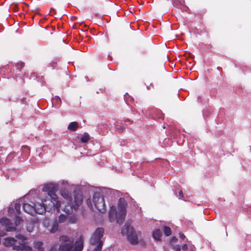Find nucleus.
<instances>
[{
	"instance_id": "c9c22d12",
	"label": "nucleus",
	"mask_w": 251,
	"mask_h": 251,
	"mask_svg": "<svg viewBox=\"0 0 251 251\" xmlns=\"http://www.w3.org/2000/svg\"><path fill=\"white\" fill-rule=\"evenodd\" d=\"M177 241V238L176 237H173L171 240V242H175Z\"/></svg>"
},
{
	"instance_id": "5701e85b",
	"label": "nucleus",
	"mask_w": 251,
	"mask_h": 251,
	"mask_svg": "<svg viewBox=\"0 0 251 251\" xmlns=\"http://www.w3.org/2000/svg\"><path fill=\"white\" fill-rule=\"evenodd\" d=\"M14 208L18 214L20 213L21 204L19 203H15Z\"/></svg>"
},
{
	"instance_id": "7c9ffc66",
	"label": "nucleus",
	"mask_w": 251,
	"mask_h": 251,
	"mask_svg": "<svg viewBox=\"0 0 251 251\" xmlns=\"http://www.w3.org/2000/svg\"><path fill=\"white\" fill-rule=\"evenodd\" d=\"M17 237L19 239H21V240L24 239V236L21 234H19L18 236H17Z\"/></svg>"
},
{
	"instance_id": "ddd939ff",
	"label": "nucleus",
	"mask_w": 251,
	"mask_h": 251,
	"mask_svg": "<svg viewBox=\"0 0 251 251\" xmlns=\"http://www.w3.org/2000/svg\"><path fill=\"white\" fill-rule=\"evenodd\" d=\"M34 205L32 206L28 203H24L23 205V209L24 211L29 214H32L34 211Z\"/></svg>"
},
{
	"instance_id": "6ab92c4d",
	"label": "nucleus",
	"mask_w": 251,
	"mask_h": 251,
	"mask_svg": "<svg viewBox=\"0 0 251 251\" xmlns=\"http://www.w3.org/2000/svg\"><path fill=\"white\" fill-rule=\"evenodd\" d=\"M22 221V219L21 217L19 216H16L15 220V225L14 226L16 227L17 226L20 225L21 222Z\"/></svg>"
},
{
	"instance_id": "c756f323",
	"label": "nucleus",
	"mask_w": 251,
	"mask_h": 251,
	"mask_svg": "<svg viewBox=\"0 0 251 251\" xmlns=\"http://www.w3.org/2000/svg\"><path fill=\"white\" fill-rule=\"evenodd\" d=\"M188 249L187 244H185L182 246V249L183 251H186Z\"/></svg>"
},
{
	"instance_id": "aec40b11",
	"label": "nucleus",
	"mask_w": 251,
	"mask_h": 251,
	"mask_svg": "<svg viewBox=\"0 0 251 251\" xmlns=\"http://www.w3.org/2000/svg\"><path fill=\"white\" fill-rule=\"evenodd\" d=\"M67 219V216L63 214L60 215L58 217V222L60 223H63Z\"/></svg>"
},
{
	"instance_id": "c03bdc74",
	"label": "nucleus",
	"mask_w": 251,
	"mask_h": 251,
	"mask_svg": "<svg viewBox=\"0 0 251 251\" xmlns=\"http://www.w3.org/2000/svg\"><path fill=\"white\" fill-rule=\"evenodd\" d=\"M83 198H84L83 197H82V195H81V199L79 198V203L82 201Z\"/></svg>"
},
{
	"instance_id": "a18cd8bd",
	"label": "nucleus",
	"mask_w": 251,
	"mask_h": 251,
	"mask_svg": "<svg viewBox=\"0 0 251 251\" xmlns=\"http://www.w3.org/2000/svg\"><path fill=\"white\" fill-rule=\"evenodd\" d=\"M24 66V63H23V62L21 63H20V67H21V68H22V67H23Z\"/></svg>"
},
{
	"instance_id": "412c9836",
	"label": "nucleus",
	"mask_w": 251,
	"mask_h": 251,
	"mask_svg": "<svg viewBox=\"0 0 251 251\" xmlns=\"http://www.w3.org/2000/svg\"><path fill=\"white\" fill-rule=\"evenodd\" d=\"M34 247L37 250L43 248V243L41 242H36L34 243Z\"/></svg>"
},
{
	"instance_id": "4be33fe9",
	"label": "nucleus",
	"mask_w": 251,
	"mask_h": 251,
	"mask_svg": "<svg viewBox=\"0 0 251 251\" xmlns=\"http://www.w3.org/2000/svg\"><path fill=\"white\" fill-rule=\"evenodd\" d=\"M93 247L92 251H102V246H92Z\"/></svg>"
},
{
	"instance_id": "58836bf2",
	"label": "nucleus",
	"mask_w": 251,
	"mask_h": 251,
	"mask_svg": "<svg viewBox=\"0 0 251 251\" xmlns=\"http://www.w3.org/2000/svg\"><path fill=\"white\" fill-rule=\"evenodd\" d=\"M13 9H14L15 11H18V6H17V4H14V5Z\"/></svg>"
},
{
	"instance_id": "f03ea898",
	"label": "nucleus",
	"mask_w": 251,
	"mask_h": 251,
	"mask_svg": "<svg viewBox=\"0 0 251 251\" xmlns=\"http://www.w3.org/2000/svg\"><path fill=\"white\" fill-rule=\"evenodd\" d=\"M42 191L48 193L53 207L56 209L57 212H59L61 202L58 200V197L56 194L57 191V185L52 183L46 184L44 185Z\"/></svg>"
},
{
	"instance_id": "37998d69",
	"label": "nucleus",
	"mask_w": 251,
	"mask_h": 251,
	"mask_svg": "<svg viewBox=\"0 0 251 251\" xmlns=\"http://www.w3.org/2000/svg\"><path fill=\"white\" fill-rule=\"evenodd\" d=\"M38 251H44V248L43 247L38 250Z\"/></svg>"
},
{
	"instance_id": "20e7f679",
	"label": "nucleus",
	"mask_w": 251,
	"mask_h": 251,
	"mask_svg": "<svg viewBox=\"0 0 251 251\" xmlns=\"http://www.w3.org/2000/svg\"><path fill=\"white\" fill-rule=\"evenodd\" d=\"M4 246L7 247H12L13 249L16 251H22L23 250H29V246L26 242H20L17 241L13 237H7L5 238L3 242Z\"/></svg>"
},
{
	"instance_id": "9b49d317",
	"label": "nucleus",
	"mask_w": 251,
	"mask_h": 251,
	"mask_svg": "<svg viewBox=\"0 0 251 251\" xmlns=\"http://www.w3.org/2000/svg\"><path fill=\"white\" fill-rule=\"evenodd\" d=\"M60 194L65 199L69 201H72V195L71 193L68 190H67L66 189H62L60 190Z\"/></svg>"
},
{
	"instance_id": "2f4dec72",
	"label": "nucleus",
	"mask_w": 251,
	"mask_h": 251,
	"mask_svg": "<svg viewBox=\"0 0 251 251\" xmlns=\"http://www.w3.org/2000/svg\"><path fill=\"white\" fill-rule=\"evenodd\" d=\"M174 249L175 250V251H180V248L179 246H176L174 247Z\"/></svg>"
},
{
	"instance_id": "6e6552de",
	"label": "nucleus",
	"mask_w": 251,
	"mask_h": 251,
	"mask_svg": "<svg viewBox=\"0 0 251 251\" xmlns=\"http://www.w3.org/2000/svg\"><path fill=\"white\" fill-rule=\"evenodd\" d=\"M0 224L2 226L5 227V231L7 232L14 231L16 230V227L11 220L6 217L0 219Z\"/></svg>"
},
{
	"instance_id": "0eeeda50",
	"label": "nucleus",
	"mask_w": 251,
	"mask_h": 251,
	"mask_svg": "<svg viewBox=\"0 0 251 251\" xmlns=\"http://www.w3.org/2000/svg\"><path fill=\"white\" fill-rule=\"evenodd\" d=\"M93 201L94 204L99 211L103 213L106 210V205L104 197L100 193L96 192L93 195Z\"/></svg>"
},
{
	"instance_id": "9d476101",
	"label": "nucleus",
	"mask_w": 251,
	"mask_h": 251,
	"mask_svg": "<svg viewBox=\"0 0 251 251\" xmlns=\"http://www.w3.org/2000/svg\"><path fill=\"white\" fill-rule=\"evenodd\" d=\"M75 203L76 206H74L73 208L72 204L70 203H68L64 208L63 211L66 213L68 215H69L73 212V210L76 211L77 209L78 205V200L77 197L75 196Z\"/></svg>"
},
{
	"instance_id": "2eb2a0df",
	"label": "nucleus",
	"mask_w": 251,
	"mask_h": 251,
	"mask_svg": "<svg viewBox=\"0 0 251 251\" xmlns=\"http://www.w3.org/2000/svg\"><path fill=\"white\" fill-rule=\"evenodd\" d=\"M161 235L162 232L160 229L155 230L152 233L153 238L156 241L160 240Z\"/></svg>"
},
{
	"instance_id": "49530a36",
	"label": "nucleus",
	"mask_w": 251,
	"mask_h": 251,
	"mask_svg": "<svg viewBox=\"0 0 251 251\" xmlns=\"http://www.w3.org/2000/svg\"><path fill=\"white\" fill-rule=\"evenodd\" d=\"M79 31H80V30H81V31H82V32H83L85 31V30H83V29H81L80 28H79ZM80 33L79 32V36H80Z\"/></svg>"
},
{
	"instance_id": "a878e982",
	"label": "nucleus",
	"mask_w": 251,
	"mask_h": 251,
	"mask_svg": "<svg viewBox=\"0 0 251 251\" xmlns=\"http://www.w3.org/2000/svg\"><path fill=\"white\" fill-rule=\"evenodd\" d=\"M29 9L32 11L33 12H36L37 11L39 10V8L35 6H31V7H29Z\"/></svg>"
},
{
	"instance_id": "f8f14e48",
	"label": "nucleus",
	"mask_w": 251,
	"mask_h": 251,
	"mask_svg": "<svg viewBox=\"0 0 251 251\" xmlns=\"http://www.w3.org/2000/svg\"><path fill=\"white\" fill-rule=\"evenodd\" d=\"M89 186H86V191H85V198L86 199V201L87 204L88 205V206L90 208V209L91 210H93V205L91 203L90 199L88 197L89 196Z\"/></svg>"
},
{
	"instance_id": "cd10ccee",
	"label": "nucleus",
	"mask_w": 251,
	"mask_h": 251,
	"mask_svg": "<svg viewBox=\"0 0 251 251\" xmlns=\"http://www.w3.org/2000/svg\"><path fill=\"white\" fill-rule=\"evenodd\" d=\"M6 235V233L4 231L0 230V237H3Z\"/></svg>"
},
{
	"instance_id": "4468645a",
	"label": "nucleus",
	"mask_w": 251,
	"mask_h": 251,
	"mask_svg": "<svg viewBox=\"0 0 251 251\" xmlns=\"http://www.w3.org/2000/svg\"><path fill=\"white\" fill-rule=\"evenodd\" d=\"M78 127V124L76 122H71L68 127V129L70 131H76Z\"/></svg>"
},
{
	"instance_id": "e433bc0d",
	"label": "nucleus",
	"mask_w": 251,
	"mask_h": 251,
	"mask_svg": "<svg viewBox=\"0 0 251 251\" xmlns=\"http://www.w3.org/2000/svg\"><path fill=\"white\" fill-rule=\"evenodd\" d=\"M56 99L57 102H58L59 104H60L61 103V99L59 97H57Z\"/></svg>"
},
{
	"instance_id": "7ed1b4c3",
	"label": "nucleus",
	"mask_w": 251,
	"mask_h": 251,
	"mask_svg": "<svg viewBox=\"0 0 251 251\" xmlns=\"http://www.w3.org/2000/svg\"><path fill=\"white\" fill-rule=\"evenodd\" d=\"M59 239L61 243L58 248L59 251H78V245H77V240L75 241V246H74V241L70 240V238L67 236H61Z\"/></svg>"
},
{
	"instance_id": "a19ab883",
	"label": "nucleus",
	"mask_w": 251,
	"mask_h": 251,
	"mask_svg": "<svg viewBox=\"0 0 251 251\" xmlns=\"http://www.w3.org/2000/svg\"><path fill=\"white\" fill-rule=\"evenodd\" d=\"M84 190V189H83V187L82 186V185L81 184L80 186H79V192L82 193Z\"/></svg>"
},
{
	"instance_id": "de8ad7c7",
	"label": "nucleus",
	"mask_w": 251,
	"mask_h": 251,
	"mask_svg": "<svg viewBox=\"0 0 251 251\" xmlns=\"http://www.w3.org/2000/svg\"><path fill=\"white\" fill-rule=\"evenodd\" d=\"M130 120L129 119H126L125 120V122H129Z\"/></svg>"
},
{
	"instance_id": "f257e3e1",
	"label": "nucleus",
	"mask_w": 251,
	"mask_h": 251,
	"mask_svg": "<svg viewBox=\"0 0 251 251\" xmlns=\"http://www.w3.org/2000/svg\"><path fill=\"white\" fill-rule=\"evenodd\" d=\"M126 202L124 199L120 198L118 201V212L115 206H112L109 212V220L110 222L116 220V222L121 225L125 220L126 215Z\"/></svg>"
},
{
	"instance_id": "79ce46f5",
	"label": "nucleus",
	"mask_w": 251,
	"mask_h": 251,
	"mask_svg": "<svg viewBox=\"0 0 251 251\" xmlns=\"http://www.w3.org/2000/svg\"><path fill=\"white\" fill-rule=\"evenodd\" d=\"M55 11V9L53 8H51L50 9V14H51L52 12H54Z\"/></svg>"
},
{
	"instance_id": "ea45409f",
	"label": "nucleus",
	"mask_w": 251,
	"mask_h": 251,
	"mask_svg": "<svg viewBox=\"0 0 251 251\" xmlns=\"http://www.w3.org/2000/svg\"><path fill=\"white\" fill-rule=\"evenodd\" d=\"M49 251H57L56 248L52 247Z\"/></svg>"
},
{
	"instance_id": "39448f33",
	"label": "nucleus",
	"mask_w": 251,
	"mask_h": 251,
	"mask_svg": "<svg viewBox=\"0 0 251 251\" xmlns=\"http://www.w3.org/2000/svg\"><path fill=\"white\" fill-rule=\"evenodd\" d=\"M121 233L123 235H126L128 241L132 244L135 245L138 243L137 235L133 227L128 223H126L122 229Z\"/></svg>"
},
{
	"instance_id": "bb28decb",
	"label": "nucleus",
	"mask_w": 251,
	"mask_h": 251,
	"mask_svg": "<svg viewBox=\"0 0 251 251\" xmlns=\"http://www.w3.org/2000/svg\"><path fill=\"white\" fill-rule=\"evenodd\" d=\"M116 129L120 132L122 131L123 130V127L120 125L116 126Z\"/></svg>"
},
{
	"instance_id": "f3484780",
	"label": "nucleus",
	"mask_w": 251,
	"mask_h": 251,
	"mask_svg": "<svg viewBox=\"0 0 251 251\" xmlns=\"http://www.w3.org/2000/svg\"><path fill=\"white\" fill-rule=\"evenodd\" d=\"M77 217L75 215H72L70 217L68 222L70 224H74L76 222Z\"/></svg>"
},
{
	"instance_id": "a211bd4d",
	"label": "nucleus",
	"mask_w": 251,
	"mask_h": 251,
	"mask_svg": "<svg viewBox=\"0 0 251 251\" xmlns=\"http://www.w3.org/2000/svg\"><path fill=\"white\" fill-rule=\"evenodd\" d=\"M164 232L166 236H169L171 234V230L169 227L164 226Z\"/></svg>"
},
{
	"instance_id": "393cba45",
	"label": "nucleus",
	"mask_w": 251,
	"mask_h": 251,
	"mask_svg": "<svg viewBox=\"0 0 251 251\" xmlns=\"http://www.w3.org/2000/svg\"><path fill=\"white\" fill-rule=\"evenodd\" d=\"M83 246L81 237H79V251H81L83 249Z\"/></svg>"
},
{
	"instance_id": "1a4fd4ad",
	"label": "nucleus",
	"mask_w": 251,
	"mask_h": 251,
	"mask_svg": "<svg viewBox=\"0 0 251 251\" xmlns=\"http://www.w3.org/2000/svg\"><path fill=\"white\" fill-rule=\"evenodd\" d=\"M45 202H46V200H44L41 203H35L34 211L35 210L36 213L39 214L44 213L47 210V204L45 203Z\"/></svg>"
},
{
	"instance_id": "473e14b6",
	"label": "nucleus",
	"mask_w": 251,
	"mask_h": 251,
	"mask_svg": "<svg viewBox=\"0 0 251 251\" xmlns=\"http://www.w3.org/2000/svg\"><path fill=\"white\" fill-rule=\"evenodd\" d=\"M179 237L180 239L183 240L185 238V236L183 233H180Z\"/></svg>"
},
{
	"instance_id": "c85d7f7f",
	"label": "nucleus",
	"mask_w": 251,
	"mask_h": 251,
	"mask_svg": "<svg viewBox=\"0 0 251 251\" xmlns=\"http://www.w3.org/2000/svg\"><path fill=\"white\" fill-rule=\"evenodd\" d=\"M177 197H178L179 199H180L183 197V193L181 190L179 192V195L177 196Z\"/></svg>"
},
{
	"instance_id": "b1692460",
	"label": "nucleus",
	"mask_w": 251,
	"mask_h": 251,
	"mask_svg": "<svg viewBox=\"0 0 251 251\" xmlns=\"http://www.w3.org/2000/svg\"><path fill=\"white\" fill-rule=\"evenodd\" d=\"M58 229V225L57 224H54L52 227V229L51 230V232H55V231H56Z\"/></svg>"
},
{
	"instance_id": "423d86ee",
	"label": "nucleus",
	"mask_w": 251,
	"mask_h": 251,
	"mask_svg": "<svg viewBox=\"0 0 251 251\" xmlns=\"http://www.w3.org/2000/svg\"><path fill=\"white\" fill-rule=\"evenodd\" d=\"M104 233V229L102 227L97 228L93 233L90 239V245L91 246H103L102 240Z\"/></svg>"
},
{
	"instance_id": "4c0bfd02",
	"label": "nucleus",
	"mask_w": 251,
	"mask_h": 251,
	"mask_svg": "<svg viewBox=\"0 0 251 251\" xmlns=\"http://www.w3.org/2000/svg\"><path fill=\"white\" fill-rule=\"evenodd\" d=\"M77 23H75L73 24V28L75 29H77Z\"/></svg>"
},
{
	"instance_id": "f704fd0d",
	"label": "nucleus",
	"mask_w": 251,
	"mask_h": 251,
	"mask_svg": "<svg viewBox=\"0 0 251 251\" xmlns=\"http://www.w3.org/2000/svg\"><path fill=\"white\" fill-rule=\"evenodd\" d=\"M77 19V17L76 16H71V20L72 21H75Z\"/></svg>"
},
{
	"instance_id": "dca6fc26",
	"label": "nucleus",
	"mask_w": 251,
	"mask_h": 251,
	"mask_svg": "<svg viewBox=\"0 0 251 251\" xmlns=\"http://www.w3.org/2000/svg\"><path fill=\"white\" fill-rule=\"evenodd\" d=\"M90 139V136L88 133L85 132L81 135L80 142L82 143L87 142Z\"/></svg>"
},
{
	"instance_id": "72a5a7b5",
	"label": "nucleus",
	"mask_w": 251,
	"mask_h": 251,
	"mask_svg": "<svg viewBox=\"0 0 251 251\" xmlns=\"http://www.w3.org/2000/svg\"><path fill=\"white\" fill-rule=\"evenodd\" d=\"M27 230L28 231H29V232H31L32 231V230H33V227L31 226V227H30L29 226H27Z\"/></svg>"
}]
</instances>
